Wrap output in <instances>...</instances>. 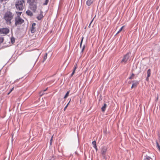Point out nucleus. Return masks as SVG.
I'll return each instance as SVG.
<instances>
[{"mask_svg": "<svg viewBox=\"0 0 160 160\" xmlns=\"http://www.w3.org/2000/svg\"><path fill=\"white\" fill-rule=\"evenodd\" d=\"M10 32L9 28H0V34L6 35L8 34Z\"/></svg>", "mask_w": 160, "mask_h": 160, "instance_id": "4", "label": "nucleus"}, {"mask_svg": "<svg viewBox=\"0 0 160 160\" xmlns=\"http://www.w3.org/2000/svg\"><path fill=\"white\" fill-rule=\"evenodd\" d=\"M93 1L94 0H87L86 4L88 6H90L92 3Z\"/></svg>", "mask_w": 160, "mask_h": 160, "instance_id": "9", "label": "nucleus"}, {"mask_svg": "<svg viewBox=\"0 0 160 160\" xmlns=\"http://www.w3.org/2000/svg\"><path fill=\"white\" fill-rule=\"evenodd\" d=\"M106 149L105 148H103L102 150V154H104L106 152Z\"/></svg>", "mask_w": 160, "mask_h": 160, "instance_id": "14", "label": "nucleus"}, {"mask_svg": "<svg viewBox=\"0 0 160 160\" xmlns=\"http://www.w3.org/2000/svg\"><path fill=\"white\" fill-rule=\"evenodd\" d=\"M83 38H84L83 37L82 38V40H81V42L80 44V47H81L82 44Z\"/></svg>", "mask_w": 160, "mask_h": 160, "instance_id": "27", "label": "nucleus"}, {"mask_svg": "<svg viewBox=\"0 0 160 160\" xmlns=\"http://www.w3.org/2000/svg\"><path fill=\"white\" fill-rule=\"evenodd\" d=\"M13 17L14 14L10 11H7L5 13L3 18L7 25L11 24V20L13 19Z\"/></svg>", "mask_w": 160, "mask_h": 160, "instance_id": "1", "label": "nucleus"}, {"mask_svg": "<svg viewBox=\"0 0 160 160\" xmlns=\"http://www.w3.org/2000/svg\"><path fill=\"white\" fill-rule=\"evenodd\" d=\"M94 19V18L92 20V21H91V22L90 23V24H89V25H90V24H91V23H92V22H93V20Z\"/></svg>", "mask_w": 160, "mask_h": 160, "instance_id": "36", "label": "nucleus"}, {"mask_svg": "<svg viewBox=\"0 0 160 160\" xmlns=\"http://www.w3.org/2000/svg\"><path fill=\"white\" fill-rule=\"evenodd\" d=\"M13 89V88L10 91V92L8 93V94H9L12 90Z\"/></svg>", "mask_w": 160, "mask_h": 160, "instance_id": "37", "label": "nucleus"}, {"mask_svg": "<svg viewBox=\"0 0 160 160\" xmlns=\"http://www.w3.org/2000/svg\"><path fill=\"white\" fill-rule=\"evenodd\" d=\"M76 70L73 69V71L72 73V74L71 75V77H72L73 76V75L74 74L75 71Z\"/></svg>", "mask_w": 160, "mask_h": 160, "instance_id": "24", "label": "nucleus"}, {"mask_svg": "<svg viewBox=\"0 0 160 160\" xmlns=\"http://www.w3.org/2000/svg\"><path fill=\"white\" fill-rule=\"evenodd\" d=\"M93 148L95 149L96 150V151H97L98 150V148H97V146H96V148H95V147H94Z\"/></svg>", "mask_w": 160, "mask_h": 160, "instance_id": "34", "label": "nucleus"}, {"mask_svg": "<svg viewBox=\"0 0 160 160\" xmlns=\"http://www.w3.org/2000/svg\"><path fill=\"white\" fill-rule=\"evenodd\" d=\"M70 101H71V99H70V101H69V102H68V103L67 104V105H67V106H68V105H69V103L70 102Z\"/></svg>", "mask_w": 160, "mask_h": 160, "instance_id": "35", "label": "nucleus"}, {"mask_svg": "<svg viewBox=\"0 0 160 160\" xmlns=\"http://www.w3.org/2000/svg\"><path fill=\"white\" fill-rule=\"evenodd\" d=\"M107 107V105L105 103L104 104L103 106V107H102V108H101V109H102V112H104L105 111Z\"/></svg>", "mask_w": 160, "mask_h": 160, "instance_id": "11", "label": "nucleus"}, {"mask_svg": "<svg viewBox=\"0 0 160 160\" xmlns=\"http://www.w3.org/2000/svg\"><path fill=\"white\" fill-rule=\"evenodd\" d=\"M52 138H53V136L52 137V138H51V139L50 140V144H51V143H52Z\"/></svg>", "mask_w": 160, "mask_h": 160, "instance_id": "31", "label": "nucleus"}, {"mask_svg": "<svg viewBox=\"0 0 160 160\" xmlns=\"http://www.w3.org/2000/svg\"><path fill=\"white\" fill-rule=\"evenodd\" d=\"M7 0H0V2L2 3L3 1H6Z\"/></svg>", "mask_w": 160, "mask_h": 160, "instance_id": "30", "label": "nucleus"}, {"mask_svg": "<svg viewBox=\"0 0 160 160\" xmlns=\"http://www.w3.org/2000/svg\"><path fill=\"white\" fill-rule=\"evenodd\" d=\"M149 77H148V76H147V77L146 78V80L147 81H148V78H149Z\"/></svg>", "mask_w": 160, "mask_h": 160, "instance_id": "38", "label": "nucleus"}, {"mask_svg": "<svg viewBox=\"0 0 160 160\" xmlns=\"http://www.w3.org/2000/svg\"><path fill=\"white\" fill-rule=\"evenodd\" d=\"M36 0H27V3H28L30 5H33V4L36 3Z\"/></svg>", "mask_w": 160, "mask_h": 160, "instance_id": "7", "label": "nucleus"}, {"mask_svg": "<svg viewBox=\"0 0 160 160\" xmlns=\"http://www.w3.org/2000/svg\"><path fill=\"white\" fill-rule=\"evenodd\" d=\"M48 2V0H46L45 3H43L44 5H47Z\"/></svg>", "mask_w": 160, "mask_h": 160, "instance_id": "25", "label": "nucleus"}, {"mask_svg": "<svg viewBox=\"0 0 160 160\" xmlns=\"http://www.w3.org/2000/svg\"><path fill=\"white\" fill-rule=\"evenodd\" d=\"M129 58V53H127L124 56L123 58L121 61V62H124L125 64H126L127 63Z\"/></svg>", "mask_w": 160, "mask_h": 160, "instance_id": "5", "label": "nucleus"}, {"mask_svg": "<svg viewBox=\"0 0 160 160\" xmlns=\"http://www.w3.org/2000/svg\"><path fill=\"white\" fill-rule=\"evenodd\" d=\"M156 144L157 146L158 147V149L159 148V147L160 148V146L159 145L158 142H156Z\"/></svg>", "mask_w": 160, "mask_h": 160, "instance_id": "26", "label": "nucleus"}, {"mask_svg": "<svg viewBox=\"0 0 160 160\" xmlns=\"http://www.w3.org/2000/svg\"><path fill=\"white\" fill-rule=\"evenodd\" d=\"M24 20L19 17H17L15 19V25L16 26L21 25L24 22Z\"/></svg>", "mask_w": 160, "mask_h": 160, "instance_id": "3", "label": "nucleus"}, {"mask_svg": "<svg viewBox=\"0 0 160 160\" xmlns=\"http://www.w3.org/2000/svg\"><path fill=\"white\" fill-rule=\"evenodd\" d=\"M11 41H12V42H13V41H13V40H12V39H11Z\"/></svg>", "mask_w": 160, "mask_h": 160, "instance_id": "42", "label": "nucleus"}, {"mask_svg": "<svg viewBox=\"0 0 160 160\" xmlns=\"http://www.w3.org/2000/svg\"><path fill=\"white\" fill-rule=\"evenodd\" d=\"M77 64H76L75 65V66H74V70H76V69L77 68Z\"/></svg>", "mask_w": 160, "mask_h": 160, "instance_id": "28", "label": "nucleus"}, {"mask_svg": "<svg viewBox=\"0 0 160 160\" xmlns=\"http://www.w3.org/2000/svg\"><path fill=\"white\" fill-rule=\"evenodd\" d=\"M144 160H146V159H145Z\"/></svg>", "mask_w": 160, "mask_h": 160, "instance_id": "45", "label": "nucleus"}, {"mask_svg": "<svg viewBox=\"0 0 160 160\" xmlns=\"http://www.w3.org/2000/svg\"><path fill=\"white\" fill-rule=\"evenodd\" d=\"M24 4L25 1L24 0H17L15 2V6L17 10L22 11L24 9Z\"/></svg>", "mask_w": 160, "mask_h": 160, "instance_id": "2", "label": "nucleus"}, {"mask_svg": "<svg viewBox=\"0 0 160 160\" xmlns=\"http://www.w3.org/2000/svg\"><path fill=\"white\" fill-rule=\"evenodd\" d=\"M147 73V76H148V77H149L151 75V70L150 69L148 70Z\"/></svg>", "mask_w": 160, "mask_h": 160, "instance_id": "15", "label": "nucleus"}, {"mask_svg": "<svg viewBox=\"0 0 160 160\" xmlns=\"http://www.w3.org/2000/svg\"><path fill=\"white\" fill-rule=\"evenodd\" d=\"M69 91H68L67 92V93L64 96V98H66L68 96L69 94Z\"/></svg>", "mask_w": 160, "mask_h": 160, "instance_id": "20", "label": "nucleus"}, {"mask_svg": "<svg viewBox=\"0 0 160 160\" xmlns=\"http://www.w3.org/2000/svg\"><path fill=\"white\" fill-rule=\"evenodd\" d=\"M4 40V38L3 37L0 36V44L3 42Z\"/></svg>", "mask_w": 160, "mask_h": 160, "instance_id": "17", "label": "nucleus"}, {"mask_svg": "<svg viewBox=\"0 0 160 160\" xmlns=\"http://www.w3.org/2000/svg\"><path fill=\"white\" fill-rule=\"evenodd\" d=\"M31 8L32 10L35 11L37 9V6H36V3H35L34 4H33V5H30Z\"/></svg>", "mask_w": 160, "mask_h": 160, "instance_id": "8", "label": "nucleus"}, {"mask_svg": "<svg viewBox=\"0 0 160 160\" xmlns=\"http://www.w3.org/2000/svg\"><path fill=\"white\" fill-rule=\"evenodd\" d=\"M76 70L73 69V71L72 73V74L71 75V77H72L73 76V75L74 74L75 71Z\"/></svg>", "mask_w": 160, "mask_h": 160, "instance_id": "23", "label": "nucleus"}, {"mask_svg": "<svg viewBox=\"0 0 160 160\" xmlns=\"http://www.w3.org/2000/svg\"><path fill=\"white\" fill-rule=\"evenodd\" d=\"M135 74L133 73H132L131 76L129 78V79H131L134 78Z\"/></svg>", "mask_w": 160, "mask_h": 160, "instance_id": "18", "label": "nucleus"}, {"mask_svg": "<svg viewBox=\"0 0 160 160\" xmlns=\"http://www.w3.org/2000/svg\"><path fill=\"white\" fill-rule=\"evenodd\" d=\"M146 159V160H152V158L149 156L147 157Z\"/></svg>", "mask_w": 160, "mask_h": 160, "instance_id": "21", "label": "nucleus"}, {"mask_svg": "<svg viewBox=\"0 0 160 160\" xmlns=\"http://www.w3.org/2000/svg\"><path fill=\"white\" fill-rule=\"evenodd\" d=\"M68 107V106H67V105H66V106L64 107V111H65V110H66V109L67 108V107Z\"/></svg>", "mask_w": 160, "mask_h": 160, "instance_id": "33", "label": "nucleus"}, {"mask_svg": "<svg viewBox=\"0 0 160 160\" xmlns=\"http://www.w3.org/2000/svg\"><path fill=\"white\" fill-rule=\"evenodd\" d=\"M48 89V88H47L46 89L44 90L43 91V92H45V91H46L47 90V89Z\"/></svg>", "mask_w": 160, "mask_h": 160, "instance_id": "40", "label": "nucleus"}, {"mask_svg": "<svg viewBox=\"0 0 160 160\" xmlns=\"http://www.w3.org/2000/svg\"><path fill=\"white\" fill-rule=\"evenodd\" d=\"M125 27L124 26H122L121 28L120 29L118 32L117 33H116V34H118L122 30V29L123 28Z\"/></svg>", "mask_w": 160, "mask_h": 160, "instance_id": "16", "label": "nucleus"}, {"mask_svg": "<svg viewBox=\"0 0 160 160\" xmlns=\"http://www.w3.org/2000/svg\"><path fill=\"white\" fill-rule=\"evenodd\" d=\"M11 41H12V42H13V41H13V40H12V39H11Z\"/></svg>", "mask_w": 160, "mask_h": 160, "instance_id": "43", "label": "nucleus"}, {"mask_svg": "<svg viewBox=\"0 0 160 160\" xmlns=\"http://www.w3.org/2000/svg\"><path fill=\"white\" fill-rule=\"evenodd\" d=\"M42 92V91H41V92H40V93H41Z\"/></svg>", "mask_w": 160, "mask_h": 160, "instance_id": "44", "label": "nucleus"}, {"mask_svg": "<svg viewBox=\"0 0 160 160\" xmlns=\"http://www.w3.org/2000/svg\"><path fill=\"white\" fill-rule=\"evenodd\" d=\"M47 54L46 53L44 57V59H46L47 58Z\"/></svg>", "mask_w": 160, "mask_h": 160, "instance_id": "29", "label": "nucleus"}, {"mask_svg": "<svg viewBox=\"0 0 160 160\" xmlns=\"http://www.w3.org/2000/svg\"><path fill=\"white\" fill-rule=\"evenodd\" d=\"M92 144L93 145V147H95V148H96V142L95 141H93L92 142Z\"/></svg>", "mask_w": 160, "mask_h": 160, "instance_id": "19", "label": "nucleus"}, {"mask_svg": "<svg viewBox=\"0 0 160 160\" xmlns=\"http://www.w3.org/2000/svg\"><path fill=\"white\" fill-rule=\"evenodd\" d=\"M84 48H85V46H83V48H82V51L84 50Z\"/></svg>", "mask_w": 160, "mask_h": 160, "instance_id": "39", "label": "nucleus"}, {"mask_svg": "<svg viewBox=\"0 0 160 160\" xmlns=\"http://www.w3.org/2000/svg\"><path fill=\"white\" fill-rule=\"evenodd\" d=\"M138 82H135L133 83L131 87V88H136L137 87L138 84Z\"/></svg>", "mask_w": 160, "mask_h": 160, "instance_id": "10", "label": "nucleus"}, {"mask_svg": "<svg viewBox=\"0 0 160 160\" xmlns=\"http://www.w3.org/2000/svg\"><path fill=\"white\" fill-rule=\"evenodd\" d=\"M26 13L28 15L30 16H31L33 15L32 12L29 10L27 11L26 12Z\"/></svg>", "mask_w": 160, "mask_h": 160, "instance_id": "12", "label": "nucleus"}, {"mask_svg": "<svg viewBox=\"0 0 160 160\" xmlns=\"http://www.w3.org/2000/svg\"><path fill=\"white\" fill-rule=\"evenodd\" d=\"M43 18V15L42 13H40L37 17V18L38 20H40Z\"/></svg>", "mask_w": 160, "mask_h": 160, "instance_id": "13", "label": "nucleus"}, {"mask_svg": "<svg viewBox=\"0 0 160 160\" xmlns=\"http://www.w3.org/2000/svg\"><path fill=\"white\" fill-rule=\"evenodd\" d=\"M16 13L17 14V17H20V16L21 15V13H22V12H16Z\"/></svg>", "mask_w": 160, "mask_h": 160, "instance_id": "22", "label": "nucleus"}, {"mask_svg": "<svg viewBox=\"0 0 160 160\" xmlns=\"http://www.w3.org/2000/svg\"><path fill=\"white\" fill-rule=\"evenodd\" d=\"M36 24L35 23H32V28L31 29V32L32 33H34L36 31L35 28L34 27L36 26Z\"/></svg>", "mask_w": 160, "mask_h": 160, "instance_id": "6", "label": "nucleus"}, {"mask_svg": "<svg viewBox=\"0 0 160 160\" xmlns=\"http://www.w3.org/2000/svg\"><path fill=\"white\" fill-rule=\"evenodd\" d=\"M158 149H159V151L160 152V147H159V148H158Z\"/></svg>", "mask_w": 160, "mask_h": 160, "instance_id": "41", "label": "nucleus"}, {"mask_svg": "<svg viewBox=\"0 0 160 160\" xmlns=\"http://www.w3.org/2000/svg\"><path fill=\"white\" fill-rule=\"evenodd\" d=\"M158 100V96H157V98L155 100V101L156 102H157Z\"/></svg>", "mask_w": 160, "mask_h": 160, "instance_id": "32", "label": "nucleus"}]
</instances>
